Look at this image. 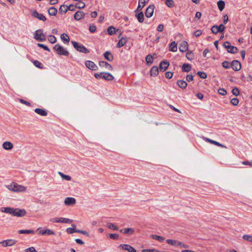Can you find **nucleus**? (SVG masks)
<instances>
[{
  "label": "nucleus",
  "instance_id": "obj_24",
  "mask_svg": "<svg viewBox=\"0 0 252 252\" xmlns=\"http://www.w3.org/2000/svg\"><path fill=\"white\" fill-rule=\"evenodd\" d=\"M151 75L156 77L158 74V68L157 66H153L150 70Z\"/></svg>",
  "mask_w": 252,
  "mask_h": 252
},
{
  "label": "nucleus",
  "instance_id": "obj_44",
  "mask_svg": "<svg viewBox=\"0 0 252 252\" xmlns=\"http://www.w3.org/2000/svg\"><path fill=\"white\" fill-rule=\"evenodd\" d=\"M59 175L61 176V177L66 181H70L71 179V178L70 176L68 175H66L63 174L62 172H59Z\"/></svg>",
  "mask_w": 252,
  "mask_h": 252
},
{
  "label": "nucleus",
  "instance_id": "obj_14",
  "mask_svg": "<svg viewBox=\"0 0 252 252\" xmlns=\"http://www.w3.org/2000/svg\"><path fill=\"white\" fill-rule=\"evenodd\" d=\"M101 74V78L105 80L111 81L114 79L113 76L110 73L102 72Z\"/></svg>",
  "mask_w": 252,
  "mask_h": 252
},
{
  "label": "nucleus",
  "instance_id": "obj_49",
  "mask_svg": "<svg viewBox=\"0 0 252 252\" xmlns=\"http://www.w3.org/2000/svg\"><path fill=\"white\" fill-rule=\"evenodd\" d=\"M197 74L202 79H205L207 77V74L205 72L198 71Z\"/></svg>",
  "mask_w": 252,
  "mask_h": 252
},
{
  "label": "nucleus",
  "instance_id": "obj_40",
  "mask_svg": "<svg viewBox=\"0 0 252 252\" xmlns=\"http://www.w3.org/2000/svg\"><path fill=\"white\" fill-rule=\"evenodd\" d=\"M107 226L109 228L114 230H118L119 229L118 227L117 226H116L114 223L111 222L107 223Z\"/></svg>",
  "mask_w": 252,
  "mask_h": 252
},
{
  "label": "nucleus",
  "instance_id": "obj_54",
  "mask_svg": "<svg viewBox=\"0 0 252 252\" xmlns=\"http://www.w3.org/2000/svg\"><path fill=\"white\" fill-rule=\"evenodd\" d=\"M37 46L38 47L43 48V49H44L46 51H49V52L50 51V49L47 46H46V45H45L44 44H41V43H37Z\"/></svg>",
  "mask_w": 252,
  "mask_h": 252
},
{
  "label": "nucleus",
  "instance_id": "obj_11",
  "mask_svg": "<svg viewBox=\"0 0 252 252\" xmlns=\"http://www.w3.org/2000/svg\"><path fill=\"white\" fill-rule=\"evenodd\" d=\"M154 5H149L146 9L145 15L147 18H150L153 16L154 10Z\"/></svg>",
  "mask_w": 252,
  "mask_h": 252
},
{
  "label": "nucleus",
  "instance_id": "obj_5",
  "mask_svg": "<svg viewBox=\"0 0 252 252\" xmlns=\"http://www.w3.org/2000/svg\"><path fill=\"white\" fill-rule=\"evenodd\" d=\"M34 38L37 41H44L46 40V37L41 29H39L35 32Z\"/></svg>",
  "mask_w": 252,
  "mask_h": 252
},
{
  "label": "nucleus",
  "instance_id": "obj_35",
  "mask_svg": "<svg viewBox=\"0 0 252 252\" xmlns=\"http://www.w3.org/2000/svg\"><path fill=\"white\" fill-rule=\"evenodd\" d=\"M20 234H34L35 232L33 230H20L18 231Z\"/></svg>",
  "mask_w": 252,
  "mask_h": 252
},
{
  "label": "nucleus",
  "instance_id": "obj_42",
  "mask_svg": "<svg viewBox=\"0 0 252 252\" xmlns=\"http://www.w3.org/2000/svg\"><path fill=\"white\" fill-rule=\"evenodd\" d=\"M186 57L189 61L192 60L194 58L193 53L191 51H188L186 53Z\"/></svg>",
  "mask_w": 252,
  "mask_h": 252
},
{
  "label": "nucleus",
  "instance_id": "obj_3",
  "mask_svg": "<svg viewBox=\"0 0 252 252\" xmlns=\"http://www.w3.org/2000/svg\"><path fill=\"white\" fill-rule=\"evenodd\" d=\"M6 187L9 190L13 191H24L26 190L25 187L19 185L15 183H12L10 185L6 186Z\"/></svg>",
  "mask_w": 252,
  "mask_h": 252
},
{
  "label": "nucleus",
  "instance_id": "obj_36",
  "mask_svg": "<svg viewBox=\"0 0 252 252\" xmlns=\"http://www.w3.org/2000/svg\"><path fill=\"white\" fill-rule=\"evenodd\" d=\"M146 61L147 64H151L153 63V57L152 55L149 54L146 57Z\"/></svg>",
  "mask_w": 252,
  "mask_h": 252
},
{
  "label": "nucleus",
  "instance_id": "obj_37",
  "mask_svg": "<svg viewBox=\"0 0 252 252\" xmlns=\"http://www.w3.org/2000/svg\"><path fill=\"white\" fill-rule=\"evenodd\" d=\"M72 222V220L69 219L65 218H60V222L65 223H70Z\"/></svg>",
  "mask_w": 252,
  "mask_h": 252
},
{
  "label": "nucleus",
  "instance_id": "obj_19",
  "mask_svg": "<svg viewBox=\"0 0 252 252\" xmlns=\"http://www.w3.org/2000/svg\"><path fill=\"white\" fill-rule=\"evenodd\" d=\"M76 200L73 197H67L65 199L64 204L67 206L73 205L75 203Z\"/></svg>",
  "mask_w": 252,
  "mask_h": 252
},
{
  "label": "nucleus",
  "instance_id": "obj_41",
  "mask_svg": "<svg viewBox=\"0 0 252 252\" xmlns=\"http://www.w3.org/2000/svg\"><path fill=\"white\" fill-rule=\"evenodd\" d=\"M68 10V8L66 5H61L59 8V11L61 13H65Z\"/></svg>",
  "mask_w": 252,
  "mask_h": 252
},
{
  "label": "nucleus",
  "instance_id": "obj_60",
  "mask_svg": "<svg viewBox=\"0 0 252 252\" xmlns=\"http://www.w3.org/2000/svg\"><path fill=\"white\" fill-rule=\"evenodd\" d=\"M202 31L198 30H197V31H195L193 32V35L195 37H198V36H199L202 34Z\"/></svg>",
  "mask_w": 252,
  "mask_h": 252
},
{
  "label": "nucleus",
  "instance_id": "obj_58",
  "mask_svg": "<svg viewBox=\"0 0 252 252\" xmlns=\"http://www.w3.org/2000/svg\"><path fill=\"white\" fill-rule=\"evenodd\" d=\"M173 73L170 71L166 72L165 74V77L168 79H171L173 76Z\"/></svg>",
  "mask_w": 252,
  "mask_h": 252
},
{
  "label": "nucleus",
  "instance_id": "obj_21",
  "mask_svg": "<svg viewBox=\"0 0 252 252\" xmlns=\"http://www.w3.org/2000/svg\"><path fill=\"white\" fill-rule=\"evenodd\" d=\"M99 65L101 67H105L107 69L110 70H112L113 67L112 66L108 63L107 62L104 61H100L99 62Z\"/></svg>",
  "mask_w": 252,
  "mask_h": 252
},
{
  "label": "nucleus",
  "instance_id": "obj_29",
  "mask_svg": "<svg viewBox=\"0 0 252 252\" xmlns=\"http://www.w3.org/2000/svg\"><path fill=\"white\" fill-rule=\"evenodd\" d=\"M182 69L184 72H189L191 69V65L188 63H184L182 65Z\"/></svg>",
  "mask_w": 252,
  "mask_h": 252
},
{
  "label": "nucleus",
  "instance_id": "obj_63",
  "mask_svg": "<svg viewBox=\"0 0 252 252\" xmlns=\"http://www.w3.org/2000/svg\"><path fill=\"white\" fill-rule=\"evenodd\" d=\"M164 29V26L163 24H159L157 27V31L159 32H161L163 31Z\"/></svg>",
  "mask_w": 252,
  "mask_h": 252
},
{
  "label": "nucleus",
  "instance_id": "obj_45",
  "mask_svg": "<svg viewBox=\"0 0 252 252\" xmlns=\"http://www.w3.org/2000/svg\"><path fill=\"white\" fill-rule=\"evenodd\" d=\"M48 40L52 44L55 43L57 41L56 37L53 35H50L48 37Z\"/></svg>",
  "mask_w": 252,
  "mask_h": 252
},
{
  "label": "nucleus",
  "instance_id": "obj_50",
  "mask_svg": "<svg viewBox=\"0 0 252 252\" xmlns=\"http://www.w3.org/2000/svg\"><path fill=\"white\" fill-rule=\"evenodd\" d=\"M243 238L247 241L252 243V236L250 235H244L243 236Z\"/></svg>",
  "mask_w": 252,
  "mask_h": 252
},
{
  "label": "nucleus",
  "instance_id": "obj_31",
  "mask_svg": "<svg viewBox=\"0 0 252 252\" xmlns=\"http://www.w3.org/2000/svg\"><path fill=\"white\" fill-rule=\"evenodd\" d=\"M151 237L153 239H155L161 243L163 242L165 240V238L163 237L158 236L157 235H155V234H152L151 235Z\"/></svg>",
  "mask_w": 252,
  "mask_h": 252
},
{
  "label": "nucleus",
  "instance_id": "obj_23",
  "mask_svg": "<svg viewBox=\"0 0 252 252\" xmlns=\"http://www.w3.org/2000/svg\"><path fill=\"white\" fill-rule=\"evenodd\" d=\"M3 148L6 150H10L13 147L12 143L9 141L4 142L2 145Z\"/></svg>",
  "mask_w": 252,
  "mask_h": 252
},
{
  "label": "nucleus",
  "instance_id": "obj_38",
  "mask_svg": "<svg viewBox=\"0 0 252 252\" xmlns=\"http://www.w3.org/2000/svg\"><path fill=\"white\" fill-rule=\"evenodd\" d=\"M107 32L109 34L112 35L115 33L116 29L113 26H110L107 29Z\"/></svg>",
  "mask_w": 252,
  "mask_h": 252
},
{
  "label": "nucleus",
  "instance_id": "obj_33",
  "mask_svg": "<svg viewBox=\"0 0 252 252\" xmlns=\"http://www.w3.org/2000/svg\"><path fill=\"white\" fill-rule=\"evenodd\" d=\"M71 225L73 227V228H67L66 229V232L68 234H72L74 232H76V231L77 230V229H75V228H76V225L75 224H72Z\"/></svg>",
  "mask_w": 252,
  "mask_h": 252
},
{
  "label": "nucleus",
  "instance_id": "obj_10",
  "mask_svg": "<svg viewBox=\"0 0 252 252\" xmlns=\"http://www.w3.org/2000/svg\"><path fill=\"white\" fill-rule=\"evenodd\" d=\"M17 241L14 239H8L6 240H4L2 242H0V244H2L3 247H8V246H12L14 245Z\"/></svg>",
  "mask_w": 252,
  "mask_h": 252
},
{
  "label": "nucleus",
  "instance_id": "obj_4",
  "mask_svg": "<svg viewBox=\"0 0 252 252\" xmlns=\"http://www.w3.org/2000/svg\"><path fill=\"white\" fill-rule=\"evenodd\" d=\"M53 49L59 55L68 56L69 54L68 51L63 46L56 44L53 47Z\"/></svg>",
  "mask_w": 252,
  "mask_h": 252
},
{
  "label": "nucleus",
  "instance_id": "obj_48",
  "mask_svg": "<svg viewBox=\"0 0 252 252\" xmlns=\"http://www.w3.org/2000/svg\"><path fill=\"white\" fill-rule=\"evenodd\" d=\"M232 93L234 95L237 96L240 94V91L237 88L234 87L232 90Z\"/></svg>",
  "mask_w": 252,
  "mask_h": 252
},
{
  "label": "nucleus",
  "instance_id": "obj_62",
  "mask_svg": "<svg viewBox=\"0 0 252 252\" xmlns=\"http://www.w3.org/2000/svg\"><path fill=\"white\" fill-rule=\"evenodd\" d=\"M218 28L220 32H222L225 29V26L223 24H220L219 26H218Z\"/></svg>",
  "mask_w": 252,
  "mask_h": 252
},
{
  "label": "nucleus",
  "instance_id": "obj_39",
  "mask_svg": "<svg viewBox=\"0 0 252 252\" xmlns=\"http://www.w3.org/2000/svg\"><path fill=\"white\" fill-rule=\"evenodd\" d=\"M225 6L224 2L223 0H219L218 2V6L220 11H222Z\"/></svg>",
  "mask_w": 252,
  "mask_h": 252
},
{
  "label": "nucleus",
  "instance_id": "obj_51",
  "mask_svg": "<svg viewBox=\"0 0 252 252\" xmlns=\"http://www.w3.org/2000/svg\"><path fill=\"white\" fill-rule=\"evenodd\" d=\"M211 32H212V33H213L214 34H217L219 32H220V31H219V29H218V26L217 25H214L213 26L212 28H211Z\"/></svg>",
  "mask_w": 252,
  "mask_h": 252
},
{
  "label": "nucleus",
  "instance_id": "obj_52",
  "mask_svg": "<svg viewBox=\"0 0 252 252\" xmlns=\"http://www.w3.org/2000/svg\"><path fill=\"white\" fill-rule=\"evenodd\" d=\"M222 66L228 69L230 67L231 64H230V63L227 61H224L222 63Z\"/></svg>",
  "mask_w": 252,
  "mask_h": 252
},
{
  "label": "nucleus",
  "instance_id": "obj_61",
  "mask_svg": "<svg viewBox=\"0 0 252 252\" xmlns=\"http://www.w3.org/2000/svg\"><path fill=\"white\" fill-rule=\"evenodd\" d=\"M109 237L112 239L116 240L118 239L119 235L118 234H110Z\"/></svg>",
  "mask_w": 252,
  "mask_h": 252
},
{
  "label": "nucleus",
  "instance_id": "obj_17",
  "mask_svg": "<svg viewBox=\"0 0 252 252\" xmlns=\"http://www.w3.org/2000/svg\"><path fill=\"white\" fill-rule=\"evenodd\" d=\"M85 16V13L82 11H77L74 14V19L77 20L79 21L83 18H84Z\"/></svg>",
  "mask_w": 252,
  "mask_h": 252
},
{
  "label": "nucleus",
  "instance_id": "obj_64",
  "mask_svg": "<svg viewBox=\"0 0 252 252\" xmlns=\"http://www.w3.org/2000/svg\"><path fill=\"white\" fill-rule=\"evenodd\" d=\"M25 251L26 252H37L35 248L32 247L27 249Z\"/></svg>",
  "mask_w": 252,
  "mask_h": 252
},
{
  "label": "nucleus",
  "instance_id": "obj_18",
  "mask_svg": "<svg viewBox=\"0 0 252 252\" xmlns=\"http://www.w3.org/2000/svg\"><path fill=\"white\" fill-rule=\"evenodd\" d=\"M203 139L204 140H205L206 141L209 142L211 144H214L215 145H217V146H220V147L226 148V147L225 146L222 145L219 142H218L217 141H216L215 140L210 139H209L208 138L205 137H203Z\"/></svg>",
  "mask_w": 252,
  "mask_h": 252
},
{
  "label": "nucleus",
  "instance_id": "obj_27",
  "mask_svg": "<svg viewBox=\"0 0 252 252\" xmlns=\"http://www.w3.org/2000/svg\"><path fill=\"white\" fill-rule=\"evenodd\" d=\"M177 44L175 41H172L169 45V51L175 52L177 51Z\"/></svg>",
  "mask_w": 252,
  "mask_h": 252
},
{
  "label": "nucleus",
  "instance_id": "obj_6",
  "mask_svg": "<svg viewBox=\"0 0 252 252\" xmlns=\"http://www.w3.org/2000/svg\"><path fill=\"white\" fill-rule=\"evenodd\" d=\"M223 46L227 49V51L228 53L235 54L238 52V48L235 46L230 45L228 41L225 42L223 44Z\"/></svg>",
  "mask_w": 252,
  "mask_h": 252
},
{
  "label": "nucleus",
  "instance_id": "obj_2",
  "mask_svg": "<svg viewBox=\"0 0 252 252\" xmlns=\"http://www.w3.org/2000/svg\"><path fill=\"white\" fill-rule=\"evenodd\" d=\"M71 43L72 44L74 48L77 51L80 52L85 54H88L90 52L89 50L87 48H86L83 45L77 42L72 41Z\"/></svg>",
  "mask_w": 252,
  "mask_h": 252
},
{
  "label": "nucleus",
  "instance_id": "obj_20",
  "mask_svg": "<svg viewBox=\"0 0 252 252\" xmlns=\"http://www.w3.org/2000/svg\"><path fill=\"white\" fill-rule=\"evenodd\" d=\"M104 58L109 62L112 61L114 59L113 55L110 51H106L103 54Z\"/></svg>",
  "mask_w": 252,
  "mask_h": 252
},
{
  "label": "nucleus",
  "instance_id": "obj_22",
  "mask_svg": "<svg viewBox=\"0 0 252 252\" xmlns=\"http://www.w3.org/2000/svg\"><path fill=\"white\" fill-rule=\"evenodd\" d=\"M128 38L126 37H122L119 41L117 46L119 48L123 46L127 41Z\"/></svg>",
  "mask_w": 252,
  "mask_h": 252
},
{
  "label": "nucleus",
  "instance_id": "obj_34",
  "mask_svg": "<svg viewBox=\"0 0 252 252\" xmlns=\"http://www.w3.org/2000/svg\"><path fill=\"white\" fill-rule=\"evenodd\" d=\"M61 39L65 43H68L69 41V36L63 33L61 35Z\"/></svg>",
  "mask_w": 252,
  "mask_h": 252
},
{
  "label": "nucleus",
  "instance_id": "obj_47",
  "mask_svg": "<svg viewBox=\"0 0 252 252\" xmlns=\"http://www.w3.org/2000/svg\"><path fill=\"white\" fill-rule=\"evenodd\" d=\"M165 3L169 7H172L174 5V2L173 0H166Z\"/></svg>",
  "mask_w": 252,
  "mask_h": 252
},
{
  "label": "nucleus",
  "instance_id": "obj_15",
  "mask_svg": "<svg viewBox=\"0 0 252 252\" xmlns=\"http://www.w3.org/2000/svg\"><path fill=\"white\" fill-rule=\"evenodd\" d=\"M120 247L122 248L125 250H126L129 252H136V250L132 246L127 244H121L119 246Z\"/></svg>",
  "mask_w": 252,
  "mask_h": 252
},
{
  "label": "nucleus",
  "instance_id": "obj_9",
  "mask_svg": "<svg viewBox=\"0 0 252 252\" xmlns=\"http://www.w3.org/2000/svg\"><path fill=\"white\" fill-rule=\"evenodd\" d=\"M32 16L40 20L45 21L46 20V17L41 13H39L36 10H33L31 13Z\"/></svg>",
  "mask_w": 252,
  "mask_h": 252
},
{
  "label": "nucleus",
  "instance_id": "obj_16",
  "mask_svg": "<svg viewBox=\"0 0 252 252\" xmlns=\"http://www.w3.org/2000/svg\"><path fill=\"white\" fill-rule=\"evenodd\" d=\"M188 49V43L187 42L184 41H182L179 46V49L181 52H186Z\"/></svg>",
  "mask_w": 252,
  "mask_h": 252
},
{
  "label": "nucleus",
  "instance_id": "obj_55",
  "mask_svg": "<svg viewBox=\"0 0 252 252\" xmlns=\"http://www.w3.org/2000/svg\"><path fill=\"white\" fill-rule=\"evenodd\" d=\"M218 93L222 95H225L227 94V92L224 89L220 88L218 90Z\"/></svg>",
  "mask_w": 252,
  "mask_h": 252
},
{
  "label": "nucleus",
  "instance_id": "obj_32",
  "mask_svg": "<svg viewBox=\"0 0 252 252\" xmlns=\"http://www.w3.org/2000/svg\"><path fill=\"white\" fill-rule=\"evenodd\" d=\"M48 11L50 15L55 16L57 13V9L54 7H51L49 8Z\"/></svg>",
  "mask_w": 252,
  "mask_h": 252
},
{
  "label": "nucleus",
  "instance_id": "obj_46",
  "mask_svg": "<svg viewBox=\"0 0 252 252\" xmlns=\"http://www.w3.org/2000/svg\"><path fill=\"white\" fill-rule=\"evenodd\" d=\"M33 64L37 67L39 68H43V64L39 62L37 60H35L33 62Z\"/></svg>",
  "mask_w": 252,
  "mask_h": 252
},
{
  "label": "nucleus",
  "instance_id": "obj_30",
  "mask_svg": "<svg viewBox=\"0 0 252 252\" xmlns=\"http://www.w3.org/2000/svg\"><path fill=\"white\" fill-rule=\"evenodd\" d=\"M136 17L140 23H143L144 20V14L142 12H139L138 14H136Z\"/></svg>",
  "mask_w": 252,
  "mask_h": 252
},
{
  "label": "nucleus",
  "instance_id": "obj_8",
  "mask_svg": "<svg viewBox=\"0 0 252 252\" xmlns=\"http://www.w3.org/2000/svg\"><path fill=\"white\" fill-rule=\"evenodd\" d=\"M86 67L90 70L95 71L98 69L97 66L94 62L91 61H87L85 62Z\"/></svg>",
  "mask_w": 252,
  "mask_h": 252
},
{
  "label": "nucleus",
  "instance_id": "obj_56",
  "mask_svg": "<svg viewBox=\"0 0 252 252\" xmlns=\"http://www.w3.org/2000/svg\"><path fill=\"white\" fill-rule=\"evenodd\" d=\"M142 252H160L156 249H144L142 250Z\"/></svg>",
  "mask_w": 252,
  "mask_h": 252
},
{
  "label": "nucleus",
  "instance_id": "obj_7",
  "mask_svg": "<svg viewBox=\"0 0 252 252\" xmlns=\"http://www.w3.org/2000/svg\"><path fill=\"white\" fill-rule=\"evenodd\" d=\"M231 66L234 71H239L241 68V64L238 60H233L231 63Z\"/></svg>",
  "mask_w": 252,
  "mask_h": 252
},
{
  "label": "nucleus",
  "instance_id": "obj_43",
  "mask_svg": "<svg viewBox=\"0 0 252 252\" xmlns=\"http://www.w3.org/2000/svg\"><path fill=\"white\" fill-rule=\"evenodd\" d=\"M85 3L84 2L80 1H78V2L75 4V6L78 8L82 9L84 8L85 7Z\"/></svg>",
  "mask_w": 252,
  "mask_h": 252
},
{
  "label": "nucleus",
  "instance_id": "obj_57",
  "mask_svg": "<svg viewBox=\"0 0 252 252\" xmlns=\"http://www.w3.org/2000/svg\"><path fill=\"white\" fill-rule=\"evenodd\" d=\"M89 31L92 33L96 31V26L94 25H90L89 27Z\"/></svg>",
  "mask_w": 252,
  "mask_h": 252
},
{
  "label": "nucleus",
  "instance_id": "obj_12",
  "mask_svg": "<svg viewBox=\"0 0 252 252\" xmlns=\"http://www.w3.org/2000/svg\"><path fill=\"white\" fill-rule=\"evenodd\" d=\"M166 242L168 244L176 247H180L181 245V242L173 239H167Z\"/></svg>",
  "mask_w": 252,
  "mask_h": 252
},
{
  "label": "nucleus",
  "instance_id": "obj_25",
  "mask_svg": "<svg viewBox=\"0 0 252 252\" xmlns=\"http://www.w3.org/2000/svg\"><path fill=\"white\" fill-rule=\"evenodd\" d=\"M120 232L124 234H132L134 232V230L132 228H123L120 230Z\"/></svg>",
  "mask_w": 252,
  "mask_h": 252
},
{
  "label": "nucleus",
  "instance_id": "obj_28",
  "mask_svg": "<svg viewBox=\"0 0 252 252\" xmlns=\"http://www.w3.org/2000/svg\"><path fill=\"white\" fill-rule=\"evenodd\" d=\"M34 112L35 113H36L37 114H38L41 116H46L47 115V113L46 112V111L45 110L42 109L36 108L34 110Z\"/></svg>",
  "mask_w": 252,
  "mask_h": 252
},
{
  "label": "nucleus",
  "instance_id": "obj_26",
  "mask_svg": "<svg viewBox=\"0 0 252 252\" xmlns=\"http://www.w3.org/2000/svg\"><path fill=\"white\" fill-rule=\"evenodd\" d=\"M177 84L180 88L183 89H186L187 86V83L183 80H178Z\"/></svg>",
  "mask_w": 252,
  "mask_h": 252
},
{
  "label": "nucleus",
  "instance_id": "obj_59",
  "mask_svg": "<svg viewBox=\"0 0 252 252\" xmlns=\"http://www.w3.org/2000/svg\"><path fill=\"white\" fill-rule=\"evenodd\" d=\"M76 233H80V234H84V235H86L87 236H89V233L88 232H87L86 231H84V230H81L77 229V230L76 231Z\"/></svg>",
  "mask_w": 252,
  "mask_h": 252
},
{
  "label": "nucleus",
  "instance_id": "obj_53",
  "mask_svg": "<svg viewBox=\"0 0 252 252\" xmlns=\"http://www.w3.org/2000/svg\"><path fill=\"white\" fill-rule=\"evenodd\" d=\"M230 103L232 105L234 106H236L239 103V100L237 98H233L231 100Z\"/></svg>",
  "mask_w": 252,
  "mask_h": 252
},
{
  "label": "nucleus",
  "instance_id": "obj_13",
  "mask_svg": "<svg viewBox=\"0 0 252 252\" xmlns=\"http://www.w3.org/2000/svg\"><path fill=\"white\" fill-rule=\"evenodd\" d=\"M169 63L167 61H162L160 63L159 69L161 71L164 72L168 67Z\"/></svg>",
  "mask_w": 252,
  "mask_h": 252
},
{
  "label": "nucleus",
  "instance_id": "obj_1",
  "mask_svg": "<svg viewBox=\"0 0 252 252\" xmlns=\"http://www.w3.org/2000/svg\"><path fill=\"white\" fill-rule=\"evenodd\" d=\"M0 211L18 217H22L26 214V211L25 209L11 207H2L0 208Z\"/></svg>",
  "mask_w": 252,
  "mask_h": 252
}]
</instances>
